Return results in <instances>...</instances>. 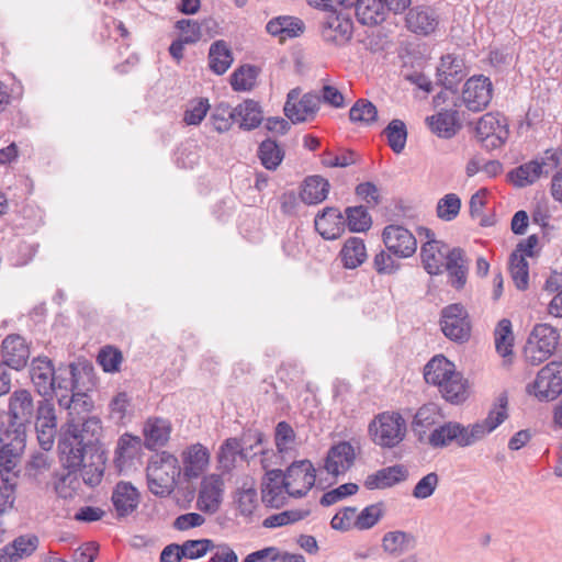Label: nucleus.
Instances as JSON below:
<instances>
[{
	"label": "nucleus",
	"instance_id": "f257e3e1",
	"mask_svg": "<svg viewBox=\"0 0 562 562\" xmlns=\"http://www.w3.org/2000/svg\"><path fill=\"white\" fill-rule=\"evenodd\" d=\"M102 423L97 416L71 417L60 432L58 451L64 467L76 468L86 453L104 452L101 445Z\"/></svg>",
	"mask_w": 562,
	"mask_h": 562
},
{
	"label": "nucleus",
	"instance_id": "f03ea898",
	"mask_svg": "<svg viewBox=\"0 0 562 562\" xmlns=\"http://www.w3.org/2000/svg\"><path fill=\"white\" fill-rule=\"evenodd\" d=\"M424 379L428 384L438 386L442 397L451 404L463 403L469 396L467 380L456 370L454 363L442 355L427 362Z\"/></svg>",
	"mask_w": 562,
	"mask_h": 562
},
{
	"label": "nucleus",
	"instance_id": "7ed1b4c3",
	"mask_svg": "<svg viewBox=\"0 0 562 562\" xmlns=\"http://www.w3.org/2000/svg\"><path fill=\"white\" fill-rule=\"evenodd\" d=\"M82 462L76 468L64 467L67 473L61 474L55 483V490L60 497H70L72 492L79 487L78 472L85 484L90 487L97 486L101 482L105 465L104 452H82Z\"/></svg>",
	"mask_w": 562,
	"mask_h": 562
},
{
	"label": "nucleus",
	"instance_id": "20e7f679",
	"mask_svg": "<svg viewBox=\"0 0 562 562\" xmlns=\"http://www.w3.org/2000/svg\"><path fill=\"white\" fill-rule=\"evenodd\" d=\"M180 475L178 459L167 451L153 456L146 469L148 488L160 497L169 496L175 491Z\"/></svg>",
	"mask_w": 562,
	"mask_h": 562
},
{
	"label": "nucleus",
	"instance_id": "39448f33",
	"mask_svg": "<svg viewBox=\"0 0 562 562\" xmlns=\"http://www.w3.org/2000/svg\"><path fill=\"white\" fill-rule=\"evenodd\" d=\"M25 427L7 420L0 422V465L11 472L20 462L25 448Z\"/></svg>",
	"mask_w": 562,
	"mask_h": 562
},
{
	"label": "nucleus",
	"instance_id": "423d86ee",
	"mask_svg": "<svg viewBox=\"0 0 562 562\" xmlns=\"http://www.w3.org/2000/svg\"><path fill=\"white\" fill-rule=\"evenodd\" d=\"M560 339L559 331L549 324H537L530 333L524 356L531 366H539L554 352Z\"/></svg>",
	"mask_w": 562,
	"mask_h": 562
},
{
	"label": "nucleus",
	"instance_id": "0eeeda50",
	"mask_svg": "<svg viewBox=\"0 0 562 562\" xmlns=\"http://www.w3.org/2000/svg\"><path fill=\"white\" fill-rule=\"evenodd\" d=\"M369 430L374 443L383 448H394L403 441L406 423L400 413H382L370 424Z\"/></svg>",
	"mask_w": 562,
	"mask_h": 562
},
{
	"label": "nucleus",
	"instance_id": "6e6552de",
	"mask_svg": "<svg viewBox=\"0 0 562 562\" xmlns=\"http://www.w3.org/2000/svg\"><path fill=\"white\" fill-rule=\"evenodd\" d=\"M440 328L443 335L458 344L467 342L471 337V322L462 304H450L441 310Z\"/></svg>",
	"mask_w": 562,
	"mask_h": 562
},
{
	"label": "nucleus",
	"instance_id": "1a4fd4ad",
	"mask_svg": "<svg viewBox=\"0 0 562 562\" xmlns=\"http://www.w3.org/2000/svg\"><path fill=\"white\" fill-rule=\"evenodd\" d=\"M265 435L259 430H249L245 432L241 439L228 438L220 448L218 462L221 467L229 471L235 467L237 457L241 459L248 458V449L261 445Z\"/></svg>",
	"mask_w": 562,
	"mask_h": 562
},
{
	"label": "nucleus",
	"instance_id": "9d476101",
	"mask_svg": "<svg viewBox=\"0 0 562 562\" xmlns=\"http://www.w3.org/2000/svg\"><path fill=\"white\" fill-rule=\"evenodd\" d=\"M34 416L38 443L43 450L49 451L54 447L58 431V419L54 402L49 398L38 401Z\"/></svg>",
	"mask_w": 562,
	"mask_h": 562
},
{
	"label": "nucleus",
	"instance_id": "9b49d317",
	"mask_svg": "<svg viewBox=\"0 0 562 562\" xmlns=\"http://www.w3.org/2000/svg\"><path fill=\"white\" fill-rule=\"evenodd\" d=\"M283 474L286 481V493L295 498L305 496L316 481V470L307 459L294 461Z\"/></svg>",
	"mask_w": 562,
	"mask_h": 562
},
{
	"label": "nucleus",
	"instance_id": "f8f14e48",
	"mask_svg": "<svg viewBox=\"0 0 562 562\" xmlns=\"http://www.w3.org/2000/svg\"><path fill=\"white\" fill-rule=\"evenodd\" d=\"M352 33L353 23L348 15L337 10L324 13L321 21V35L326 43L342 46L351 40Z\"/></svg>",
	"mask_w": 562,
	"mask_h": 562
},
{
	"label": "nucleus",
	"instance_id": "ddd939ff",
	"mask_svg": "<svg viewBox=\"0 0 562 562\" xmlns=\"http://www.w3.org/2000/svg\"><path fill=\"white\" fill-rule=\"evenodd\" d=\"M477 139L486 149L501 147L508 137V127L499 113H486L477 122L475 127Z\"/></svg>",
	"mask_w": 562,
	"mask_h": 562
},
{
	"label": "nucleus",
	"instance_id": "4468645a",
	"mask_svg": "<svg viewBox=\"0 0 562 562\" xmlns=\"http://www.w3.org/2000/svg\"><path fill=\"white\" fill-rule=\"evenodd\" d=\"M299 97V88L290 90L283 109L284 115L294 124L314 119L319 110V98L315 91L303 94L300 100Z\"/></svg>",
	"mask_w": 562,
	"mask_h": 562
},
{
	"label": "nucleus",
	"instance_id": "2eb2a0df",
	"mask_svg": "<svg viewBox=\"0 0 562 562\" xmlns=\"http://www.w3.org/2000/svg\"><path fill=\"white\" fill-rule=\"evenodd\" d=\"M493 97V83L483 75L469 78L462 90V103L469 111H483Z\"/></svg>",
	"mask_w": 562,
	"mask_h": 562
},
{
	"label": "nucleus",
	"instance_id": "dca6fc26",
	"mask_svg": "<svg viewBox=\"0 0 562 562\" xmlns=\"http://www.w3.org/2000/svg\"><path fill=\"white\" fill-rule=\"evenodd\" d=\"M535 395L541 401H553L562 393V362L551 361L537 374Z\"/></svg>",
	"mask_w": 562,
	"mask_h": 562
},
{
	"label": "nucleus",
	"instance_id": "f3484780",
	"mask_svg": "<svg viewBox=\"0 0 562 562\" xmlns=\"http://www.w3.org/2000/svg\"><path fill=\"white\" fill-rule=\"evenodd\" d=\"M383 241L387 250L400 258H408L417 249L416 237L400 225H387L383 229Z\"/></svg>",
	"mask_w": 562,
	"mask_h": 562
},
{
	"label": "nucleus",
	"instance_id": "a211bd4d",
	"mask_svg": "<svg viewBox=\"0 0 562 562\" xmlns=\"http://www.w3.org/2000/svg\"><path fill=\"white\" fill-rule=\"evenodd\" d=\"M56 371L52 360L47 357H37L32 360L30 376L40 395L52 396L55 392Z\"/></svg>",
	"mask_w": 562,
	"mask_h": 562
},
{
	"label": "nucleus",
	"instance_id": "6ab92c4d",
	"mask_svg": "<svg viewBox=\"0 0 562 562\" xmlns=\"http://www.w3.org/2000/svg\"><path fill=\"white\" fill-rule=\"evenodd\" d=\"M285 484L286 481L282 470L274 469L268 471L262 481V502L272 508L282 507L289 496Z\"/></svg>",
	"mask_w": 562,
	"mask_h": 562
},
{
	"label": "nucleus",
	"instance_id": "aec40b11",
	"mask_svg": "<svg viewBox=\"0 0 562 562\" xmlns=\"http://www.w3.org/2000/svg\"><path fill=\"white\" fill-rule=\"evenodd\" d=\"M451 250L441 240L424 241L420 247V259L427 273L430 276L441 274L448 263Z\"/></svg>",
	"mask_w": 562,
	"mask_h": 562
},
{
	"label": "nucleus",
	"instance_id": "412c9836",
	"mask_svg": "<svg viewBox=\"0 0 562 562\" xmlns=\"http://www.w3.org/2000/svg\"><path fill=\"white\" fill-rule=\"evenodd\" d=\"M224 482L220 475L212 474L203 479L198 495V508L207 514L218 510L224 492Z\"/></svg>",
	"mask_w": 562,
	"mask_h": 562
},
{
	"label": "nucleus",
	"instance_id": "4be33fe9",
	"mask_svg": "<svg viewBox=\"0 0 562 562\" xmlns=\"http://www.w3.org/2000/svg\"><path fill=\"white\" fill-rule=\"evenodd\" d=\"M1 357V363L7 368L19 371L27 363L30 358V348L25 339L20 335H9L2 341Z\"/></svg>",
	"mask_w": 562,
	"mask_h": 562
},
{
	"label": "nucleus",
	"instance_id": "5701e85b",
	"mask_svg": "<svg viewBox=\"0 0 562 562\" xmlns=\"http://www.w3.org/2000/svg\"><path fill=\"white\" fill-rule=\"evenodd\" d=\"M408 476V469L404 464H393L369 474L363 485L370 491L385 490L407 481Z\"/></svg>",
	"mask_w": 562,
	"mask_h": 562
},
{
	"label": "nucleus",
	"instance_id": "b1692460",
	"mask_svg": "<svg viewBox=\"0 0 562 562\" xmlns=\"http://www.w3.org/2000/svg\"><path fill=\"white\" fill-rule=\"evenodd\" d=\"M464 60L453 54L443 55L437 67V81L448 90H453L465 77Z\"/></svg>",
	"mask_w": 562,
	"mask_h": 562
},
{
	"label": "nucleus",
	"instance_id": "393cba45",
	"mask_svg": "<svg viewBox=\"0 0 562 562\" xmlns=\"http://www.w3.org/2000/svg\"><path fill=\"white\" fill-rule=\"evenodd\" d=\"M355 459L352 445L348 441H340L329 448L325 459V469L329 474L338 476L352 467Z\"/></svg>",
	"mask_w": 562,
	"mask_h": 562
},
{
	"label": "nucleus",
	"instance_id": "a878e982",
	"mask_svg": "<svg viewBox=\"0 0 562 562\" xmlns=\"http://www.w3.org/2000/svg\"><path fill=\"white\" fill-rule=\"evenodd\" d=\"M405 22L411 32L420 35H428L437 29L439 24V15L436 10L430 7L417 5L408 11Z\"/></svg>",
	"mask_w": 562,
	"mask_h": 562
},
{
	"label": "nucleus",
	"instance_id": "bb28decb",
	"mask_svg": "<svg viewBox=\"0 0 562 562\" xmlns=\"http://www.w3.org/2000/svg\"><path fill=\"white\" fill-rule=\"evenodd\" d=\"M427 443L432 448H445L452 443L464 448L463 425L458 422H446L435 427L427 436Z\"/></svg>",
	"mask_w": 562,
	"mask_h": 562
},
{
	"label": "nucleus",
	"instance_id": "cd10ccee",
	"mask_svg": "<svg viewBox=\"0 0 562 562\" xmlns=\"http://www.w3.org/2000/svg\"><path fill=\"white\" fill-rule=\"evenodd\" d=\"M183 469L181 473L186 481L199 477L206 468L210 459L207 449L201 443H194L181 453Z\"/></svg>",
	"mask_w": 562,
	"mask_h": 562
},
{
	"label": "nucleus",
	"instance_id": "c85d7f7f",
	"mask_svg": "<svg viewBox=\"0 0 562 562\" xmlns=\"http://www.w3.org/2000/svg\"><path fill=\"white\" fill-rule=\"evenodd\" d=\"M426 122L434 134L446 139L453 137L462 127L459 112L453 109L441 110L428 116Z\"/></svg>",
	"mask_w": 562,
	"mask_h": 562
},
{
	"label": "nucleus",
	"instance_id": "c756f323",
	"mask_svg": "<svg viewBox=\"0 0 562 562\" xmlns=\"http://www.w3.org/2000/svg\"><path fill=\"white\" fill-rule=\"evenodd\" d=\"M315 229L327 240H335L345 232V218L336 207H326L315 217Z\"/></svg>",
	"mask_w": 562,
	"mask_h": 562
},
{
	"label": "nucleus",
	"instance_id": "7c9ffc66",
	"mask_svg": "<svg viewBox=\"0 0 562 562\" xmlns=\"http://www.w3.org/2000/svg\"><path fill=\"white\" fill-rule=\"evenodd\" d=\"M35 414L33 397L27 390H18L13 392L9 400V416L8 419L22 424L25 427Z\"/></svg>",
	"mask_w": 562,
	"mask_h": 562
},
{
	"label": "nucleus",
	"instance_id": "2f4dec72",
	"mask_svg": "<svg viewBox=\"0 0 562 562\" xmlns=\"http://www.w3.org/2000/svg\"><path fill=\"white\" fill-rule=\"evenodd\" d=\"M112 504L119 517L132 514L139 504V493L130 482H119L112 492Z\"/></svg>",
	"mask_w": 562,
	"mask_h": 562
},
{
	"label": "nucleus",
	"instance_id": "473e14b6",
	"mask_svg": "<svg viewBox=\"0 0 562 562\" xmlns=\"http://www.w3.org/2000/svg\"><path fill=\"white\" fill-rule=\"evenodd\" d=\"M267 32L272 36H279L283 42L286 38H294L304 33V22L295 16L280 15L270 20L266 25Z\"/></svg>",
	"mask_w": 562,
	"mask_h": 562
},
{
	"label": "nucleus",
	"instance_id": "72a5a7b5",
	"mask_svg": "<svg viewBox=\"0 0 562 562\" xmlns=\"http://www.w3.org/2000/svg\"><path fill=\"white\" fill-rule=\"evenodd\" d=\"M386 0H358L356 16L363 25H376L382 23L387 15Z\"/></svg>",
	"mask_w": 562,
	"mask_h": 562
},
{
	"label": "nucleus",
	"instance_id": "f704fd0d",
	"mask_svg": "<svg viewBox=\"0 0 562 562\" xmlns=\"http://www.w3.org/2000/svg\"><path fill=\"white\" fill-rule=\"evenodd\" d=\"M171 432L170 423L164 418L148 419L144 426V446L149 450L165 446Z\"/></svg>",
	"mask_w": 562,
	"mask_h": 562
},
{
	"label": "nucleus",
	"instance_id": "c9c22d12",
	"mask_svg": "<svg viewBox=\"0 0 562 562\" xmlns=\"http://www.w3.org/2000/svg\"><path fill=\"white\" fill-rule=\"evenodd\" d=\"M231 116H235V121L239 122V127L246 131L258 127L263 119L260 104L250 99L234 108Z\"/></svg>",
	"mask_w": 562,
	"mask_h": 562
},
{
	"label": "nucleus",
	"instance_id": "e433bc0d",
	"mask_svg": "<svg viewBox=\"0 0 562 562\" xmlns=\"http://www.w3.org/2000/svg\"><path fill=\"white\" fill-rule=\"evenodd\" d=\"M37 546L38 538L36 536H20L1 550L0 562H14L23 557H29L36 550Z\"/></svg>",
	"mask_w": 562,
	"mask_h": 562
},
{
	"label": "nucleus",
	"instance_id": "4c0bfd02",
	"mask_svg": "<svg viewBox=\"0 0 562 562\" xmlns=\"http://www.w3.org/2000/svg\"><path fill=\"white\" fill-rule=\"evenodd\" d=\"M440 418L438 407L432 404L423 405L415 414L412 429L420 442L428 436L427 431L434 427Z\"/></svg>",
	"mask_w": 562,
	"mask_h": 562
},
{
	"label": "nucleus",
	"instance_id": "58836bf2",
	"mask_svg": "<svg viewBox=\"0 0 562 562\" xmlns=\"http://www.w3.org/2000/svg\"><path fill=\"white\" fill-rule=\"evenodd\" d=\"M340 260L346 269H356L367 259V249L363 239L359 237L348 238L340 252Z\"/></svg>",
	"mask_w": 562,
	"mask_h": 562
},
{
	"label": "nucleus",
	"instance_id": "ea45409f",
	"mask_svg": "<svg viewBox=\"0 0 562 562\" xmlns=\"http://www.w3.org/2000/svg\"><path fill=\"white\" fill-rule=\"evenodd\" d=\"M329 188L330 184L327 179L321 176H310L304 180L300 195L306 204H318L327 198Z\"/></svg>",
	"mask_w": 562,
	"mask_h": 562
},
{
	"label": "nucleus",
	"instance_id": "a19ab883",
	"mask_svg": "<svg viewBox=\"0 0 562 562\" xmlns=\"http://www.w3.org/2000/svg\"><path fill=\"white\" fill-rule=\"evenodd\" d=\"M81 372L77 364L70 363L65 367H59L56 371L55 379V391L60 394H67L70 396L72 393H77L79 389V376Z\"/></svg>",
	"mask_w": 562,
	"mask_h": 562
},
{
	"label": "nucleus",
	"instance_id": "79ce46f5",
	"mask_svg": "<svg viewBox=\"0 0 562 562\" xmlns=\"http://www.w3.org/2000/svg\"><path fill=\"white\" fill-rule=\"evenodd\" d=\"M233 60L232 50L225 41L218 40L211 45L209 50V66L214 74H225Z\"/></svg>",
	"mask_w": 562,
	"mask_h": 562
},
{
	"label": "nucleus",
	"instance_id": "37998d69",
	"mask_svg": "<svg viewBox=\"0 0 562 562\" xmlns=\"http://www.w3.org/2000/svg\"><path fill=\"white\" fill-rule=\"evenodd\" d=\"M546 161L531 160L513 169L508 177L517 188L535 183L542 175Z\"/></svg>",
	"mask_w": 562,
	"mask_h": 562
},
{
	"label": "nucleus",
	"instance_id": "c03bdc74",
	"mask_svg": "<svg viewBox=\"0 0 562 562\" xmlns=\"http://www.w3.org/2000/svg\"><path fill=\"white\" fill-rule=\"evenodd\" d=\"M445 270L448 271L453 288L461 289L464 286L468 268L465 266L464 251L461 248H452Z\"/></svg>",
	"mask_w": 562,
	"mask_h": 562
},
{
	"label": "nucleus",
	"instance_id": "a18cd8bd",
	"mask_svg": "<svg viewBox=\"0 0 562 562\" xmlns=\"http://www.w3.org/2000/svg\"><path fill=\"white\" fill-rule=\"evenodd\" d=\"M58 404L61 407L68 409L69 418L82 417L81 413L88 414L93 407L92 400L90 396L79 390L77 393H72L70 396L67 394H60L58 396Z\"/></svg>",
	"mask_w": 562,
	"mask_h": 562
},
{
	"label": "nucleus",
	"instance_id": "49530a36",
	"mask_svg": "<svg viewBox=\"0 0 562 562\" xmlns=\"http://www.w3.org/2000/svg\"><path fill=\"white\" fill-rule=\"evenodd\" d=\"M258 157L266 169L276 170L284 158V150L274 139L268 137L260 143Z\"/></svg>",
	"mask_w": 562,
	"mask_h": 562
},
{
	"label": "nucleus",
	"instance_id": "de8ad7c7",
	"mask_svg": "<svg viewBox=\"0 0 562 562\" xmlns=\"http://www.w3.org/2000/svg\"><path fill=\"white\" fill-rule=\"evenodd\" d=\"M495 348L499 356L506 358L513 355L514 334L512 322L508 318H502L494 330Z\"/></svg>",
	"mask_w": 562,
	"mask_h": 562
},
{
	"label": "nucleus",
	"instance_id": "09e8293b",
	"mask_svg": "<svg viewBox=\"0 0 562 562\" xmlns=\"http://www.w3.org/2000/svg\"><path fill=\"white\" fill-rule=\"evenodd\" d=\"M142 449V439L125 434L120 437L115 449V462L121 465L137 457Z\"/></svg>",
	"mask_w": 562,
	"mask_h": 562
},
{
	"label": "nucleus",
	"instance_id": "8fccbe9b",
	"mask_svg": "<svg viewBox=\"0 0 562 562\" xmlns=\"http://www.w3.org/2000/svg\"><path fill=\"white\" fill-rule=\"evenodd\" d=\"M411 541H414V537L408 532L389 531L382 538V548L384 552L398 557L407 550Z\"/></svg>",
	"mask_w": 562,
	"mask_h": 562
},
{
	"label": "nucleus",
	"instance_id": "3c124183",
	"mask_svg": "<svg viewBox=\"0 0 562 562\" xmlns=\"http://www.w3.org/2000/svg\"><path fill=\"white\" fill-rule=\"evenodd\" d=\"M349 119L353 123L369 126L378 120L376 106L367 99H359L351 106Z\"/></svg>",
	"mask_w": 562,
	"mask_h": 562
},
{
	"label": "nucleus",
	"instance_id": "603ef678",
	"mask_svg": "<svg viewBox=\"0 0 562 562\" xmlns=\"http://www.w3.org/2000/svg\"><path fill=\"white\" fill-rule=\"evenodd\" d=\"M346 220L349 231L351 232H367L372 224L371 215L363 205L349 206L345 211Z\"/></svg>",
	"mask_w": 562,
	"mask_h": 562
},
{
	"label": "nucleus",
	"instance_id": "864d4df0",
	"mask_svg": "<svg viewBox=\"0 0 562 562\" xmlns=\"http://www.w3.org/2000/svg\"><path fill=\"white\" fill-rule=\"evenodd\" d=\"M387 138V144L395 154L403 151L407 139L406 125L402 120L394 119L384 130Z\"/></svg>",
	"mask_w": 562,
	"mask_h": 562
},
{
	"label": "nucleus",
	"instance_id": "5fc2aeb1",
	"mask_svg": "<svg viewBox=\"0 0 562 562\" xmlns=\"http://www.w3.org/2000/svg\"><path fill=\"white\" fill-rule=\"evenodd\" d=\"M384 515V504L379 502L364 507L356 517L353 528L368 530L374 527Z\"/></svg>",
	"mask_w": 562,
	"mask_h": 562
},
{
	"label": "nucleus",
	"instance_id": "6e6d98bb",
	"mask_svg": "<svg viewBox=\"0 0 562 562\" xmlns=\"http://www.w3.org/2000/svg\"><path fill=\"white\" fill-rule=\"evenodd\" d=\"M258 70L255 66L244 65L231 76V85L235 91H249L254 88Z\"/></svg>",
	"mask_w": 562,
	"mask_h": 562
},
{
	"label": "nucleus",
	"instance_id": "4d7b16f0",
	"mask_svg": "<svg viewBox=\"0 0 562 562\" xmlns=\"http://www.w3.org/2000/svg\"><path fill=\"white\" fill-rule=\"evenodd\" d=\"M509 270L516 288L520 291L526 290L529 281V267L522 255L512 254Z\"/></svg>",
	"mask_w": 562,
	"mask_h": 562
},
{
	"label": "nucleus",
	"instance_id": "13d9d810",
	"mask_svg": "<svg viewBox=\"0 0 562 562\" xmlns=\"http://www.w3.org/2000/svg\"><path fill=\"white\" fill-rule=\"evenodd\" d=\"M507 394L502 393L497 397V403L495 406L488 412L486 418L481 420L491 430V432L494 431L507 418Z\"/></svg>",
	"mask_w": 562,
	"mask_h": 562
},
{
	"label": "nucleus",
	"instance_id": "bf43d9fd",
	"mask_svg": "<svg viewBox=\"0 0 562 562\" xmlns=\"http://www.w3.org/2000/svg\"><path fill=\"white\" fill-rule=\"evenodd\" d=\"M308 510H299V509H292V510H284L279 514L271 515L267 517L262 526L265 528H277L286 526L289 524H293L296 521H300L304 519L306 516H308Z\"/></svg>",
	"mask_w": 562,
	"mask_h": 562
},
{
	"label": "nucleus",
	"instance_id": "052dcab7",
	"mask_svg": "<svg viewBox=\"0 0 562 562\" xmlns=\"http://www.w3.org/2000/svg\"><path fill=\"white\" fill-rule=\"evenodd\" d=\"M460 209V198L454 193H448L438 201L436 212L440 220L450 222L458 216Z\"/></svg>",
	"mask_w": 562,
	"mask_h": 562
},
{
	"label": "nucleus",
	"instance_id": "680f3d73",
	"mask_svg": "<svg viewBox=\"0 0 562 562\" xmlns=\"http://www.w3.org/2000/svg\"><path fill=\"white\" fill-rule=\"evenodd\" d=\"M295 437V432L289 423L284 420L279 422L274 431V441L278 452H288L294 443Z\"/></svg>",
	"mask_w": 562,
	"mask_h": 562
},
{
	"label": "nucleus",
	"instance_id": "e2e57ef3",
	"mask_svg": "<svg viewBox=\"0 0 562 562\" xmlns=\"http://www.w3.org/2000/svg\"><path fill=\"white\" fill-rule=\"evenodd\" d=\"M438 485L439 475L436 472H429L416 483L412 496L416 499H427L434 495Z\"/></svg>",
	"mask_w": 562,
	"mask_h": 562
},
{
	"label": "nucleus",
	"instance_id": "0e129e2a",
	"mask_svg": "<svg viewBox=\"0 0 562 562\" xmlns=\"http://www.w3.org/2000/svg\"><path fill=\"white\" fill-rule=\"evenodd\" d=\"M359 490L356 483H345L323 494L319 504L324 507L331 506L348 496L355 495Z\"/></svg>",
	"mask_w": 562,
	"mask_h": 562
},
{
	"label": "nucleus",
	"instance_id": "69168bd1",
	"mask_svg": "<svg viewBox=\"0 0 562 562\" xmlns=\"http://www.w3.org/2000/svg\"><path fill=\"white\" fill-rule=\"evenodd\" d=\"M181 546L184 558L191 560L202 558L215 548V544L211 539L187 540Z\"/></svg>",
	"mask_w": 562,
	"mask_h": 562
},
{
	"label": "nucleus",
	"instance_id": "338daca9",
	"mask_svg": "<svg viewBox=\"0 0 562 562\" xmlns=\"http://www.w3.org/2000/svg\"><path fill=\"white\" fill-rule=\"evenodd\" d=\"M231 114L232 110L228 104H218L210 116L213 128L218 133L228 131L232 126V122L235 121V116H231Z\"/></svg>",
	"mask_w": 562,
	"mask_h": 562
},
{
	"label": "nucleus",
	"instance_id": "774afa93",
	"mask_svg": "<svg viewBox=\"0 0 562 562\" xmlns=\"http://www.w3.org/2000/svg\"><path fill=\"white\" fill-rule=\"evenodd\" d=\"M122 360V352L112 346L102 348L98 356V361L105 372L120 371Z\"/></svg>",
	"mask_w": 562,
	"mask_h": 562
}]
</instances>
